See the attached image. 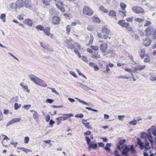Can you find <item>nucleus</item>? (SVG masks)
I'll list each match as a JSON object with an SVG mask.
<instances>
[{
    "label": "nucleus",
    "mask_w": 156,
    "mask_h": 156,
    "mask_svg": "<svg viewBox=\"0 0 156 156\" xmlns=\"http://www.w3.org/2000/svg\"><path fill=\"white\" fill-rule=\"evenodd\" d=\"M29 77L31 81L37 84L42 87H47V84L46 83H44L42 80L34 75L31 74L29 76Z\"/></svg>",
    "instance_id": "nucleus-1"
},
{
    "label": "nucleus",
    "mask_w": 156,
    "mask_h": 156,
    "mask_svg": "<svg viewBox=\"0 0 156 156\" xmlns=\"http://www.w3.org/2000/svg\"><path fill=\"white\" fill-rule=\"evenodd\" d=\"M83 14L86 15L88 16H92L94 13L93 11L91 9L89 6H85L83 10Z\"/></svg>",
    "instance_id": "nucleus-2"
},
{
    "label": "nucleus",
    "mask_w": 156,
    "mask_h": 156,
    "mask_svg": "<svg viewBox=\"0 0 156 156\" xmlns=\"http://www.w3.org/2000/svg\"><path fill=\"white\" fill-rule=\"evenodd\" d=\"M124 147H125L122 152V154L124 156H128V153L130 151L129 146L124 144L122 146V148H123Z\"/></svg>",
    "instance_id": "nucleus-3"
},
{
    "label": "nucleus",
    "mask_w": 156,
    "mask_h": 156,
    "mask_svg": "<svg viewBox=\"0 0 156 156\" xmlns=\"http://www.w3.org/2000/svg\"><path fill=\"white\" fill-rule=\"evenodd\" d=\"M132 10L134 12L137 14L141 13L144 12L143 9L140 7H132Z\"/></svg>",
    "instance_id": "nucleus-4"
},
{
    "label": "nucleus",
    "mask_w": 156,
    "mask_h": 156,
    "mask_svg": "<svg viewBox=\"0 0 156 156\" xmlns=\"http://www.w3.org/2000/svg\"><path fill=\"white\" fill-rule=\"evenodd\" d=\"M108 44L106 43H103L101 44L99 46L100 50L102 52L105 53L108 48Z\"/></svg>",
    "instance_id": "nucleus-5"
},
{
    "label": "nucleus",
    "mask_w": 156,
    "mask_h": 156,
    "mask_svg": "<svg viewBox=\"0 0 156 156\" xmlns=\"http://www.w3.org/2000/svg\"><path fill=\"white\" fill-rule=\"evenodd\" d=\"M63 115L67 116L66 117L64 116H60L58 117L56 119V120H61V121H64L67 119L69 118L70 117H73V115L72 114H65Z\"/></svg>",
    "instance_id": "nucleus-6"
},
{
    "label": "nucleus",
    "mask_w": 156,
    "mask_h": 156,
    "mask_svg": "<svg viewBox=\"0 0 156 156\" xmlns=\"http://www.w3.org/2000/svg\"><path fill=\"white\" fill-rule=\"evenodd\" d=\"M73 40L71 38H69L66 40V46L69 48L72 49L73 45L72 44Z\"/></svg>",
    "instance_id": "nucleus-7"
},
{
    "label": "nucleus",
    "mask_w": 156,
    "mask_h": 156,
    "mask_svg": "<svg viewBox=\"0 0 156 156\" xmlns=\"http://www.w3.org/2000/svg\"><path fill=\"white\" fill-rule=\"evenodd\" d=\"M78 83L79 84L80 86L84 90L86 91H88L89 90H91L93 91H95L94 90L91 89L90 88L86 85L83 84L82 83L78 82Z\"/></svg>",
    "instance_id": "nucleus-8"
},
{
    "label": "nucleus",
    "mask_w": 156,
    "mask_h": 156,
    "mask_svg": "<svg viewBox=\"0 0 156 156\" xmlns=\"http://www.w3.org/2000/svg\"><path fill=\"white\" fill-rule=\"evenodd\" d=\"M61 19L60 17L57 16H53L52 18V23L53 24L57 25L60 23Z\"/></svg>",
    "instance_id": "nucleus-9"
},
{
    "label": "nucleus",
    "mask_w": 156,
    "mask_h": 156,
    "mask_svg": "<svg viewBox=\"0 0 156 156\" xmlns=\"http://www.w3.org/2000/svg\"><path fill=\"white\" fill-rule=\"evenodd\" d=\"M21 120V118H15L11 119L6 124V126H9L13 123L18 122H20Z\"/></svg>",
    "instance_id": "nucleus-10"
},
{
    "label": "nucleus",
    "mask_w": 156,
    "mask_h": 156,
    "mask_svg": "<svg viewBox=\"0 0 156 156\" xmlns=\"http://www.w3.org/2000/svg\"><path fill=\"white\" fill-rule=\"evenodd\" d=\"M153 28L151 27H148L146 28L145 30L146 36L148 37L150 36L151 35V33L153 31Z\"/></svg>",
    "instance_id": "nucleus-11"
},
{
    "label": "nucleus",
    "mask_w": 156,
    "mask_h": 156,
    "mask_svg": "<svg viewBox=\"0 0 156 156\" xmlns=\"http://www.w3.org/2000/svg\"><path fill=\"white\" fill-rule=\"evenodd\" d=\"M63 3L62 2H59L56 4V5L57 8L60 9L62 12H65V8L62 6L63 5Z\"/></svg>",
    "instance_id": "nucleus-12"
},
{
    "label": "nucleus",
    "mask_w": 156,
    "mask_h": 156,
    "mask_svg": "<svg viewBox=\"0 0 156 156\" xmlns=\"http://www.w3.org/2000/svg\"><path fill=\"white\" fill-rule=\"evenodd\" d=\"M89 151H90L91 148L93 149H96L98 148V145L97 143H94L92 141L90 142V144L88 146Z\"/></svg>",
    "instance_id": "nucleus-13"
},
{
    "label": "nucleus",
    "mask_w": 156,
    "mask_h": 156,
    "mask_svg": "<svg viewBox=\"0 0 156 156\" xmlns=\"http://www.w3.org/2000/svg\"><path fill=\"white\" fill-rule=\"evenodd\" d=\"M31 112H33V117L34 119L37 121L39 118V115L37 112L35 110H30Z\"/></svg>",
    "instance_id": "nucleus-14"
},
{
    "label": "nucleus",
    "mask_w": 156,
    "mask_h": 156,
    "mask_svg": "<svg viewBox=\"0 0 156 156\" xmlns=\"http://www.w3.org/2000/svg\"><path fill=\"white\" fill-rule=\"evenodd\" d=\"M23 0H18L16 3V6L17 8H20L22 7L23 5Z\"/></svg>",
    "instance_id": "nucleus-15"
},
{
    "label": "nucleus",
    "mask_w": 156,
    "mask_h": 156,
    "mask_svg": "<svg viewBox=\"0 0 156 156\" xmlns=\"http://www.w3.org/2000/svg\"><path fill=\"white\" fill-rule=\"evenodd\" d=\"M128 23H126L124 20H120L118 22V24L122 27H127L128 25Z\"/></svg>",
    "instance_id": "nucleus-16"
},
{
    "label": "nucleus",
    "mask_w": 156,
    "mask_h": 156,
    "mask_svg": "<svg viewBox=\"0 0 156 156\" xmlns=\"http://www.w3.org/2000/svg\"><path fill=\"white\" fill-rule=\"evenodd\" d=\"M32 4L30 0H25L24 5L26 8H30L32 7Z\"/></svg>",
    "instance_id": "nucleus-17"
},
{
    "label": "nucleus",
    "mask_w": 156,
    "mask_h": 156,
    "mask_svg": "<svg viewBox=\"0 0 156 156\" xmlns=\"http://www.w3.org/2000/svg\"><path fill=\"white\" fill-rule=\"evenodd\" d=\"M91 57L92 58L97 60L100 58V55L98 52H95L92 54Z\"/></svg>",
    "instance_id": "nucleus-18"
},
{
    "label": "nucleus",
    "mask_w": 156,
    "mask_h": 156,
    "mask_svg": "<svg viewBox=\"0 0 156 156\" xmlns=\"http://www.w3.org/2000/svg\"><path fill=\"white\" fill-rule=\"evenodd\" d=\"M110 32V30L106 27L105 26L102 29V32L103 34H109Z\"/></svg>",
    "instance_id": "nucleus-19"
},
{
    "label": "nucleus",
    "mask_w": 156,
    "mask_h": 156,
    "mask_svg": "<svg viewBox=\"0 0 156 156\" xmlns=\"http://www.w3.org/2000/svg\"><path fill=\"white\" fill-rule=\"evenodd\" d=\"M150 80L152 81H156V73H151L149 76Z\"/></svg>",
    "instance_id": "nucleus-20"
},
{
    "label": "nucleus",
    "mask_w": 156,
    "mask_h": 156,
    "mask_svg": "<svg viewBox=\"0 0 156 156\" xmlns=\"http://www.w3.org/2000/svg\"><path fill=\"white\" fill-rule=\"evenodd\" d=\"M151 41V40L150 38H147L145 39L144 44L145 46H148L150 44Z\"/></svg>",
    "instance_id": "nucleus-21"
},
{
    "label": "nucleus",
    "mask_w": 156,
    "mask_h": 156,
    "mask_svg": "<svg viewBox=\"0 0 156 156\" xmlns=\"http://www.w3.org/2000/svg\"><path fill=\"white\" fill-rule=\"evenodd\" d=\"M82 123L84 126L87 128H88L90 129H91V127L89 126V122H87L86 120L82 119Z\"/></svg>",
    "instance_id": "nucleus-22"
},
{
    "label": "nucleus",
    "mask_w": 156,
    "mask_h": 156,
    "mask_svg": "<svg viewBox=\"0 0 156 156\" xmlns=\"http://www.w3.org/2000/svg\"><path fill=\"white\" fill-rule=\"evenodd\" d=\"M108 15L109 16L114 17L115 19L116 20L117 19L116 16V12L114 10H110L109 11Z\"/></svg>",
    "instance_id": "nucleus-23"
},
{
    "label": "nucleus",
    "mask_w": 156,
    "mask_h": 156,
    "mask_svg": "<svg viewBox=\"0 0 156 156\" xmlns=\"http://www.w3.org/2000/svg\"><path fill=\"white\" fill-rule=\"evenodd\" d=\"M145 67V65H139L137 66L134 67L133 68L135 70H141L144 69Z\"/></svg>",
    "instance_id": "nucleus-24"
},
{
    "label": "nucleus",
    "mask_w": 156,
    "mask_h": 156,
    "mask_svg": "<svg viewBox=\"0 0 156 156\" xmlns=\"http://www.w3.org/2000/svg\"><path fill=\"white\" fill-rule=\"evenodd\" d=\"M137 143L139 145L140 148L141 150H143L144 148H145L144 143L142 142L141 140L139 139Z\"/></svg>",
    "instance_id": "nucleus-25"
},
{
    "label": "nucleus",
    "mask_w": 156,
    "mask_h": 156,
    "mask_svg": "<svg viewBox=\"0 0 156 156\" xmlns=\"http://www.w3.org/2000/svg\"><path fill=\"white\" fill-rule=\"evenodd\" d=\"M113 51L112 50H110L105 54V55L107 57H110L113 56Z\"/></svg>",
    "instance_id": "nucleus-26"
},
{
    "label": "nucleus",
    "mask_w": 156,
    "mask_h": 156,
    "mask_svg": "<svg viewBox=\"0 0 156 156\" xmlns=\"http://www.w3.org/2000/svg\"><path fill=\"white\" fill-rule=\"evenodd\" d=\"M50 28L49 27H46L44 29L43 31L44 33L47 35L49 36L50 34Z\"/></svg>",
    "instance_id": "nucleus-27"
},
{
    "label": "nucleus",
    "mask_w": 156,
    "mask_h": 156,
    "mask_svg": "<svg viewBox=\"0 0 156 156\" xmlns=\"http://www.w3.org/2000/svg\"><path fill=\"white\" fill-rule=\"evenodd\" d=\"M20 85L23 88L24 90H25L28 93L29 92L30 90L28 89V87L27 86L23 85L22 83H21Z\"/></svg>",
    "instance_id": "nucleus-28"
},
{
    "label": "nucleus",
    "mask_w": 156,
    "mask_h": 156,
    "mask_svg": "<svg viewBox=\"0 0 156 156\" xmlns=\"http://www.w3.org/2000/svg\"><path fill=\"white\" fill-rule=\"evenodd\" d=\"M139 53L140 57L142 58H143L145 55V51L144 49H141L140 50Z\"/></svg>",
    "instance_id": "nucleus-29"
},
{
    "label": "nucleus",
    "mask_w": 156,
    "mask_h": 156,
    "mask_svg": "<svg viewBox=\"0 0 156 156\" xmlns=\"http://www.w3.org/2000/svg\"><path fill=\"white\" fill-rule=\"evenodd\" d=\"M25 21L26 24L28 26L31 27L32 24V21L29 19H27L25 20Z\"/></svg>",
    "instance_id": "nucleus-30"
},
{
    "label": "nucleus",
    "mask_w": 156,
    "mask_h": 156,
    "mask_svg": "<svg viewBox=\"0 0 156 156\" xmlns=\"http://www.w3.org/2000/svg\"><path fill=\"white\" fill-rule=\"evenodd\" d=\"M81 23L80 21L76 20H74L73 22H72L71 23V25L72 26H76L78 24L81 25Z\"/></svg>",
    "instance_id": "nucleus-31"
},
{
    "label": "nucleus",
    "mask_w": 156,
    "mask_h": 156,
    "mask_svg": "<svg viewBox=\"0 0 156 156\" xmlns=\"http://www.w3.org/2000/svg\"><path fill=\"white\" fill-rule=\"evenodd\" d=\"M17 148L18 149L21 150L22 151H24L26 153H27L29 152H32V151L31 150L23 147H18Z\"/></svg>",
    "instance_id": "nucleus-32"
},
{
    "label": "nucleus",
    "mask_w": 156,
    "mask_h": 156,
    "mask_svg": "<svg viewBox=\"0 0 156 156\" xmlns=\"http://www.w3.org/2000/svg\"><path fill=\"white\" fill-rule=\"evenodd\" d=\"M99 9L100 10H101L102 12H103L104 13H107V12H108V10H107V9H106L105 8V7L102 5H101V6H100L99 7Z\"/></svg>",
    "instance_id": "nucleus-33"
},
{
    "label": "nucleus",
    "mask_w": 156,
    "mask_h": 156,
    "mask_svg": "<svg viewBox=\"0 0 156 156\" xmlns=\"http://www.w3.org/2000/svg\"><path fill=\"white\" fill-rule=\"evenodd\" d=\"M119 10V14L123 16H126V10Z\"/></svg>",
    "instance_id": "nucleus-34"
},
{
    "label": "nucleus",
    "mask_w": 156,
    "mask_h": 156,
    "mask_svg": "<svg viewBox=\"0 0 156 156\" xmlns=\"http://www.w3.org/2000/svg\"><path fill=\"white\" fill-rule=\"evenodd\" d=\"M120 7L122 10H126L125 9L126 7V5L123 2H121L120 4Z\"/></svg>",
    "instance_id": "nucleus-35"
},
{
    "label": "nucleus",
    "mask_w": 156,
    "mask_h": 156,
    "mask_svg": "<svg viewBox=\"0 0 156 156\" xmlns=\"http://www.w3.org/2000/svg\"><path fill=\"white\" fill-rule=\"evenodd\" d=\"M6 16L5 14H1L0 16V18L3 22L4 23L6 21Z\"/></svg>",
    "instance_id": "nucleus-36"
},
{
    "label": "nucleus",
    "mask_w": 156,
    "mask_h": 156,
    "mask_svg": "<svg viewBox=\"0 0 156 156\" xmlns=\"http://www.w3.org/2000/svg\"><path fill=\"white\" fill-rule=\"evenodd\" d=\"M36 28L38 31L43 30L44 27L41 25H38L36 27Z\"/></svg>",
    "instance_id": "nucleus-37"
},
{
    "label": "nucleus",
    "mask_w": 156,
    "mask_h": 156,
    "mask_svg": "<svg viewBox=\"0 0 156 156\" xmlns=\"http://www.w3.org/2000/svg\"><path fill=\"white\" fill-rule=\"evenodd\" d=\"M149 143L147 141H146L145 142V145L144 146L145 147V151H147V150H149L150 148V147L149 146Z\"/></svg>",
    "instance_id": "nucleus-38"
},
{
    "label": "nucleus",
    "mask_w": 156,
    "mask_h": 156,
    "mask_svg": "<svg viewBox=\"0 0 156 156\" xmlns=\"http://www.w3.org/2000/svg\"><path fill=\"white\" fill-rule=\"evenodd\" d=\"M151 38L153 40L156 39V29H155L152 32Z\"/></svg>",
    "instance_id": "nucleus-39"
},
{
    "label": "nucleus",
    "mask_w": 156,
    "mask_h": 156,
    "mask_svg": "<svg viewBox=\"0 0 156 156\" xmlns=\"http://www.w3.org/2000/svg\"><path fill=\"white\" fill-rule=\"evenodd\" d=\"M152 136L151 133L148 134L147 136V138L148 140L150 141L151 144L153 142V140H152Z\"/></svg>",
    "instance_id": "nucleus-40"
},
{
    "label": "nucleus",
    "mask_w": 156,
    "mask_h": 156,
    "mask_svg": "<svg viewBox=\"0 0 156 156\" xmlns=\"http://www.w3.org/2000/svg\"><path fill=\"white\" fill-rule=\"evenodd\" d=\"M134 20L138 23H141L145 20V19L144 18H135Z\"/></svg>",
    "instance_id": "nucleus-41"
},
{
    "label": "nucleus",
    "mask_w": 156,
    "mask_h": 156,
    "mask_svg": "<svg viewBox=\"0 0 156 156\" xmlns=\"http://www.w3.org/2000/svg\"><path fill=\"white\" fill-rule=\"evenodd\" d=\"M145 58L144 59V62H148L150 61V58L149 56L147 54L145 55Z\"/></svg>",
    "instance_id": "nucleus-42"
},
{
    "label": "nucleus",
    "mask_w": 156,
    "mask_h": 156,
    "mask_svg": "<svg viewBox=\"0 0 156 156\" xmlns=\"http://www.w3.org/2000/svg\"><path fill=\"white\" fill-rule=\"evenodd\" d=\"M151 24V22L150 21L147 20H145V23L144 25V27H147L150 26Z\"/></svg>",
    "instance_id": "nucleus-43"
},
{
    "label": "nucleus",
    "mask_w": 156,
    "mask_h": 156,
    "mask_svg": "<svg viewBox=\"0 0 156 156\" xmlns=\"http://www.w3.org/2000/svg\"><path fill=\"white\" fill-rule=\"evenodd\" d=\"M111 145V143H107L106 146L105 147V149L106 150L110 152V146Z\"/></svg>",
    "instance_id": "nucleus-44"
},
{
    "label": "nucleus",
    "mask_w": 156,
    "mask_h": 156,
    "mask_svg": "<svg viewBox=\"0 0 156 156\" xmlns=\"http://www.w3.org/2000/svg\"><path fill=\"white\" fill-rule=\"evenodd\" d=\"M71 28V25H68L66 27V33L68 34H69Z\"/></svg>",
    "instance_id": "nucleus-45"
},
{
    "label": "nucleus",
    "mask_w": 156,
    "mask_h": 156,
    "mask_svg": "<svg viewBox=\"0 0 156 156\" xmlns=\"http://www.w3.org/2000/svg\"><path fill=\"white\" fill-rule=\"evenodd\" d=\"M76 99H77V100L81 103L82 104H83V105H86L87 106H89V104L86 103V102L83 101L82 100H80V99L77 98H76Z\"/></svg>",
    "instance_id": "nucleus-46"
},
{
    "label": "nucleus",
    "mask_w": 156,
    "mask_h": 156,
    "mask_svg": "<svg viewBox=\"0 0 156 156\" xmlns=\"http://www.w3.org/2000/svg\"><path fill=\"white\" fill-rule=\"evenodd\" d=\"M90 48L94 51H98L99 50V48L98 46L91 45L90 46Z\"/></svg>",
    "instance_id": "nucleus-47"
},
{
    "label": "nucleus",
    "mask_w": 156,
    "mask_h": 156,
    "mask_svg": "<svg viewBox=\"0 0 156 156\" xmlns=\"http://www.w3.org/2000/svg\"><path fill=\"white\" fill-rule=\"evenodd\" d=\"M85 139L86 140L87 144L88 146L90 144L91 140L88 136H86Z\"/></svg>",
    "instance_id": "nucleus-48"
},
{
    "label": "nucleus",
    "mask_w": 156,
    "mask_h": 156,
    "mask_svg": "<svg viewBox=\"0 0 156 156\" xmlns=\"http://www.w3.org/2000/svg\"><path fill=\"white\" fill-rule=\"evenodd\" d=\"M21 104L18 105L17 103H15L14 104V108L15 110H17L19 108H20L21 107Z\"/></svg>",
    "instance_id": "nucleus-49"
},
{
    "label": "nucleus",
    "mask_w": 156,
    "mask_h": 156,
    "mask_svg": "<svg viewBox=\"0 0 156 156\" xmlns=\"http://www.w3.org/2000/svg\"><path fill=\"white\" fill-rule=\"evenodd\" d=\"M90 39L88 43V44H92L93 40V37L92 34H90Z\"/></svg>",
    "instance_id": "nucleus-50"
},
{
    "label": "nucleus",
    "mask_w": 156,
    "mask_h": 156,
    "mask_svg": "<svg viewBox=\"0 0 156 156\" xmlns=\"http://www.w3.org/2000/svg\"><path fill=\"white\" fill-rule=\"evenodd\" d=\"M15 5L16 4H15L14 3H12L9 4V5L8 7L10 9H13L15 7Z\"/></svg>",
    "instance_id": "nucleus-51"
},
{
    "label": "nucleus",
    "mask_w": 156,
    "mask_h": 156,
    "mask_svg": "<svg viewBox=\"0 0 156 156\" xmlns=\"http://www.w3.org/2000/svg\"><path fill=\"white\" fill-rule=\"evenodd\" d=\"M93 19L94 21L95 22L97 23H100V20L99 18L96 17H93Z\"/></svg>",
    "instance_id": "nucleus-52"
},
{
    "label": "nucleus",
    "mask_w": 156,
    "mask_h": 156,
    "mask_svg": "<svg viewBox=\"0 0 156 156\" xmlns=\"http://www.w3.org/2000/svg\"><path fill=\"white\" fill-rule=\"evenodd\" d=\"M29 141V138L28 136H26L24 138V142L26 144L28 143Z\"/></svg>",
    "instance_id": "nucleus-53"
},
{
    "label": "nucleus",
    "mask_w": 156,
    "mask_h": 156,
    "mask_svg": "<svg viewBox=\"0 0 156 156\" xmlns=\"http://www.w3.org/2000/svg\"><path fill=\"white\" fill-rule=\"evenodd\" d=\"M83 117V115L82 114H77L75 115V117L76 118H82Z\"/></svg>",
    "instance_id": "nucleus-54"
},
{
    "label": "nucleus",
    "mask_w": 156,
    "mask_h": 156,
    "mask_svg": "<svg viewBox=\"0 0 156 156\" xmlns=\"http://www.w3.org/2000/svg\"><path fill=\"white\" fill-rule=\"evenodd\" d=\"M31 105H25L23 106V108L26 110H28L31 107Z\"/></svg>",
    "instance_id": "nucleus-55"
},
{
    "label": "nucleus",
    "mask_w": 156,
    "mask_h": 156,
    "mask_svg": "<svg viewBox=\"0 0 156 156\" xmlns=\"http://www.w3.org/2000/svg\"><path fill=\"white\" fill-rule=\"evenodd\" d=\"M129 149L130 151L132 153H134L135 152V150L133 146L132 145H131L130 147L129 148Z\"/></svg>",
    "instance_id": "nucleus-56"
},
{
    "label": "nucleus",
    "mask_w": 156,
    "mask_h": 156,
    "mask_svg": "<svg viewBox=\"0 0 156 156\" xmlns=\"http://www.w3.org/2000/svg\"><path fill=\"white\" fill-rule=\"evenodd\" d=\"M86 109H87L88 110H89L92 111L94 112H97L98 111V110H97L93 109L90 107H86Z\"/></svg>",
    "instance_id": "nucleus-57"
},
{
    "label": "nucleus",
    "mask_w": 156,
    "mask_h": 156,
    "mask_svg": "<svg viewBox=\"0 0 156 156\" xmlns=\"http://www.w3.org/2000/svg\"><path fill=\"white\" fill-rule=\"evenodd\" d=\"M42 3L46 5H49V0H42Z\"/></svg>",
    "instance_id": "nucleus-58"
},
{
    "label": "nucleus",
    "mask_w": 156,
    "mask_h": 156,
    "mask_svg": "<svg viewBox=\"0 0 156 156\" xmlns=\"http://www.w3.org/2000/svg\"><path fill=\"white\" fill-rule=\"evenodd\" d=\"M125 118V116L124 115H118V119L121 121H123L124 118Z\"/></svg>",
    "instance_id": "nucleus-59"
},
{
    "label": "nucleus",
    "mask_w": 156,
    "mask_h": 156,
    "mask_svg": "<svg viewBox=\"0 0 156 156\" xmlns=\"http://www.w3.org/2000/svg\"><path fill=\"white\" fill-rule=\"evenodd\" d=\"M136 122V121L135 120V119H134L133 121L129 122V123L130 124H132L135 125L137 124V122Z\"/></svg>",
    "instance_id": "nucleus-60"
},
{
    "label": "nucleus",
    "mask_w": 156,
    "mask_h": 156,
    "mask_svg": "<svg viewBox=\"0 0 156 156\" xmlns=\"http://www.w3.org/2000/svg\"><path fill=\"white\" fill-rule=\"evenodd\" d=\"M133 17H128L126 19V20L128 22H131L133 21Z\"/></svg>",
    "instance_id": "nucleus-61"
},
{
    "label": "nucleus",
    "mask_w": 156,
    "mask_h": 156,
    "mask_svg": "<svg viewBox=\"0 0 156 156\" xmlns=\"http://www.w3.org/2000/svg\"><path fill=\"white\" fill-rule=\"evenodd\" d=\"M13 102H17L18 100V96H16L14 97L12 99Z\"/></svg>",
    "instance_id": "nucleus-62"
},
{
    "label": "nucleus",
    "mask_w": 156,
    "mask_h": 156,
    "mask_svg": "<svg viewBox=\"0 0 156 156\" xmlns=\"http://www.w3.org/2000/svg\"><path fill=\"white\" fill-rule=\"evenodd\" d=\"M119 78H122L123 79H129V77L126 76H120L119 77Z\"/></svg>",
    "instance_id": "nucleus-63"
},
{
    "label": "nucleus",
    "mask_w": 156,
    "mask_h": 156,
    "mask_svg": "<svg viewBox=\"0 0 156 156\" xmlns=\"http://www.w3.org/2000/svg\"><path fill=\"white\" fill-rule=\"evenodd\" d=\"M40 45L42 47L44 48V50H45L46 49H47L48 47V46H45L44 44L42 42H40Z\"/></svg>",
    "instance_id": "nucleus-64"
}]
</instances>
